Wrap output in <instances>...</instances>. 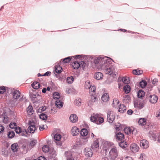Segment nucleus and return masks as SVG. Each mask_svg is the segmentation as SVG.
I'll return each mask as SVG.
<instances>
[{
	"label": "nucleus",
	"mask_w": 160,
	"mask_h": 160,
	"mask_svg": "<svg viewBox=\"0 0 160 160\" xmlns=\"http://www.w3.org/2000/svg\"><path fill=\"white\" fill-rule=\"evenodd\" d=\"M111 58L108 57L99 56L95 58L94 60V62L95 64H98L102 69L104 70L106 74H111L112 71L110 68L108 67L110 65Z\"/></svg>",
	"instance_id": "f257e3e1"
},
{
	"label": "nucleus",
	"mask_w": 160,
	"mask_h": 160,
	"mask_svg": "<svg viewBox=\"0 0 160 160\" xmlns=\"http://www.w3.org/2000/svg\"><path fill=\"white\" fill-rule=\"evenodd\" d=\"M109 158L111 160H122L121 158H118V152L116 147H113L110 151Z\"/></svg>",
	"instance_id": "f03ea898"
},
{
	"label": "nucleus",
	"mask_w": 160,
	"mask_h": 160,
	"mask_svg": "<svg viewBox=\"0 0 160 160\" xmlns=\"http://www.w3.org/2000/svg\"><path fill=\"white\" fill-rule=\"evenodd\" d=\"M90 121L98 124H100L104 122V119L98 113L93 114L90 118Z\"/></svg>",
	"instance_id": "7ed1b4c3"
},
{
	"label": "nucleus",
	"mask_w": 160,
	"mask_h": 160,
	"mask_svg": "<svg viewBox=\"0 0 160 160\" xmlns=\"http://www.w3.org/2000/svg\"><path fill=\"white\" fill-rule=\"evenodd\" d=\"M115 118V113L112 111H109L107 113V121L109 123H112Z\"/></svg>",
	"instance_id": "20e7f679"
},
{
	"label": "nucleus",
	"mask_w": 160,
	"mask_h": 160,
	"mask_svg": "<svg viewBox=\"0 0 160 160\" xmlns=\"http://www.w3.org/2000/svg\"><path fill=\"white\" fill-rule=\"evenodd\" d=\"M29 127L28 128V132L30 133H33L37 130V128L35 127L34 123L29 121L28 123Z\"/></svg>",
	"instance_id": "39448f33"
},
{
	"label": "nucleus",
	"mask_w": 160,
	"mask_h": 160,
	"mask_svg": "<svg viewBox=\"0 0 160 160\" xmlns=\"http://www.w3.org/2000/svg\"><path fill=\"white\" fill-rule=\"evenodd\" d=\"M99 144L98 140V139H95L94 140L93 143L92 144L91 147L94 150L97 151L99 149Z\"/></svg>",
	"instance_id": "423d86ee"
},
{
	"label": "nucleus",
	"mask_w": 160,
	"mask_h": 160,
	"mask_svg": "<svg viewBox=\"0 0 160 160\" xmlns=\"http://www.w3.org/2000/svg\"><path fill=\"white\" fill-rule=\"evenodd\" d=\"M84 153L86 157H91L93 155V152L92 149L89 148H85Z\"/></svg>",
	"instance_id": "0eeeda50"
},
{
	"label": "nucleus",
	"mask_w": 160,
	"mask_h": 160,
	"mask_svg": "<svg viewBox=\"0 0 160 160\" xmlns=\"http://www.w3.org/2000/svg\"><path fill=\"white\" fill-rule=\"evenodd\" d=\"M91 100L89 101L88 104L89 106L92 105L94 103L96 102L98 100V98L97 97V95L96 94L93 95H91Z\"/></svg>",
	"instance_id": "6e6552de"
},
{
	"label": "nucleus",
	"mask_w": 160,
	"mask_h": 160,
	"mask_svg": "<svg viewBox=\"0 0 160 160\" xmlns=\"http://www.w3.org/2000/svg\"><path fill=\"white\" fill-rule=\"evenodd\" d=\"M89 86L87 87L86 84L85 85V88L86 89H89V93L90 95H93L94 94H96L95 92L96 90V88L95 87L92 86L91 85L90 86L89 83H88Z\"/></svg>",
	"instance_id": "1a4fd4ad"
},
{
	"label": "nucleus",
	"mask_w": 160,
	"mask_h": 160,
	"mask_svg": "<svg viewBox=\"0 0 160 160\" xmlns=\"http://www.w3.org/2000/svg\"><path fill=\"white\" fill-rule=\"evenodd\" d=\"M149 101L152 103H156L158 100V97L155 95H150L149 97Z\"/></svg>",
	"instance_id": "9d476101"
},
{
	"label": "nucleus",
	"mask_w": 160,
	"mask_h": 160,
	"mask_svg": "<svg viewBox=\"0 0 160 160\" xmlns=\"http://www.w3.org/2000/svg\"><path fill=\"white\" fill-rule=\"evenodd\" d=\"M159 133L156 132H150L149 133V137L152 140L154 141L156 140L157 137H158Z\"/></svg>",
	"instance_id": "9b49d317"
},
{
	"label": "nucleus",
	"mask_w": 160,
	"mask_h": 160,
	"mask_svg": "<svg viewBox=\"0 0 160 160\" xmlns=\"http://www.w3.org/2000/svg\"><path fill=\"white\" fill-rule=\"evenodd\" d=\"M148 142L145 139H143L141 141L140 145L143 148L146 149L149 147Z\"/></svg>",
	"instance_id": "f8f14e48"
},
{
	"label": "nucleus",
	"mask_w": 160,
	"mask_h": 160,
	"mask_svg": "<svg viewBox=\"0 0 160 160\" xmlns=\"http://www.w3.org/2000/svg\"><path fill=\"white\" fill-rule=\"evenodd\" d=\"M131 151L133 152H136L138 151L139 147L135 143L132 144L130 147Z\"/></svg>",
	"instance_id": "ddd939ff"
},
{
	"label": "nucleus",
	"mask_w": 160,
	"mask_h": 160,
	"mask_svg": "<svg viewBox=\"0 0 160 160\" xmlns=\"http://www.w3.org/2000/svg\"><path fill=\"white\" fill-rule=\"evenodd\" d=\"M71 132L73 136H77L79 134V130L77 127H74L72 128Z\"/></svg>",
	"instance_id": "4468645a"
},
{
	"label": "nucleus",
	"mask_w": 160,
	"mask_h": 160,
	"mask_svg": "<svg viewBox=\"0 0 160 160\" xmlns=\"http://www.w3.org/2000/svg\"><path fill=\"white\" fill-rule=\"evenodd\" d=\"M69 119L71 122L75 123L78 121V118L75 114H72L70 116Z\"/></svg>",
	"instance_id": "2eb2a0df"
},
{
	"label": "nucleus",
	"mask_w": 160,
	"mask_h": 160,
	"mask_svg": "<svg viewBox=\"0 0 160 160\" xmlns=\"http://www.w3.org/2000/svg\"><path fill=\"white\" fill-rule=\"evenodd\" d=\"M21 93L18 90H15L12 91L13 98L16 99L19 98L20 96Z\"/></svg>",
	"instance_id": "dca6fc26"
},
{
	"label": "nucleus",
	"mask_w": 160,
	"mask_h": 160,
	"mask_svg": "<svg viewBox=\"0 0 160 160\" xmlns=\"http://www.w3.org/2000/svg\"><path fill=\"white\" fill-rule=\"evenodd\" d=\"M118 108V111L121 113H123L126 110V107L123 104L119 105Z\"/></svg>",
	"instance_id": "f3484780"
},
{
	"label": "nucleus",
	"mask_w": 160,
	"mask_h": 160,
	"mask_svg": "<svg viewBox=\"0 0 160 160\" xmlns=\"http://www.w3.org/2000/svg\"><path fill=\"white\" fill-rule=\"evenodd\" d=\"M124 135L123 133L118 132L116 134V138L117 140L122 141L124 138Z\"/></svg>",
	"instance_id": "a211bd4d"
},
{
	"label": "nucleus",
	"mask_w": 160,
	"mask_h": 160,
	"mask_svg": "<svg viewBox=\"0 0 160 160\" xmlns=\"http://www.w3.org/2000/svg\"><path fill=\"white\" fill-rule=\"evenodd\" d=\"M103 77L102 73L99 72L96 73L94 75V78L98 80L102 79Z\"/></svg>",
	"instance_id": "6ab92c4d"
},
{
	"label": "nucleus",
	"mask_w": 160,
	"mask_h": 160,
	"mask_svg": "<svg viewBox=\"0 0 160 160\" xmlns=\"http://www.w3.org/2000/svg\"><path fill=\"white\" fill-rule=\"evenodd\" d=\"M18 145L17 143L12 144L11 146V148L13 152H17L18 149Z\"/></svg>",
	"instance_id": "aec40b11"
},
{
	"label": "nucleus",
	"mask_w": 160,
	"mask_h": 160,
	"mask_svg": "<svg viewBox=\"0 0 160 160\" xmlns=\"http://www.w3.org/2000/svg\"><path fill=\"white\" fill-rule=\"evenodd\" d=\"M102 100L105 102L108 101L109 99V95L107 93H104L101 98Z\"/></svg>",
	"instance_id": "412c9836"
},
{
	"label": "nucleus",
	"mask_w": 160,
	"mask_h": 160,
	"mask_svg": "<svg viewBox=\"0 0 160 160\" xmlns=\"http://www.w3.org/2000/svg\"><path fill=\"white\" fill-rule=\"evenodd\" d=\"M55 104L59 108H61L63 106L62 102L60 100H57L55 102Z\"/></svg>",
	"instance_id": "4be33fe9"
},
{
	"label": "nucleus",
	"mask_w": 160,
	"mask_h": 160,
	"mask_svg": "<svg viewBox=\"0 0 160 160\" xmlns=\"http://www.w3.org/2000/svg\"><path fill=\"white\" fill-rule=\"evenodd\" d=\"M32 87L35 89H37L40 87V84L37 82H34L31 84Z\"/></svg>",
	"instance_id": "5701e85b"
},
{
	"label": "nucleus",
	"mask_w": 160,
	"mask_h": 160,
	"mask_svg": "<svg viewBox=\"0 0 160 160\" xmlns=\"http://www.w3.org/2000/svg\"><path fill=\"white\" fill-rule=\"evenodd\" d=\"M49 157L51 158H54L56 156V152L53 149H51L50 150Z\"/></svg>",
	"instance_id": "b1692460"
},
{
	"label": "nucleus",
	"mask_w": 160,
	"mask_h": 160,
	"mask_svg": "<svg viewBox=\"0 0 160 160\" xmlns=\"http://www.w3.org/2000/svg\"><path fill=\"white\" fill-rule=\"evenodd\" d=\"M72 65L74 69H78L80 67L79 62L77 61L73 62Z\"/></svg>",
	"instance_id": "393cba45"
},
{
	"label": "nucleus",
	"mask_w": 160,
	"mask_h": 160,
	"mask_svg": "<svg viewBox=\"0 0 160 160\" xmlns=\"http://www.w3.org/2000/svg\"><path fill=\"white\" fill-rule=\"evenodd\" d=\"M127 142L123 140L122 141L119 143V145L120 147L122 148H126L127 147Z\"/></svg>",
	"instance_id": "a878e982"
},
{
	"label": "nucleus",
	"mask_w": 160,
	"mask_h": 160,
	"mask_svg": "<svg viewBox=\"0 0 160 160\" xmlns=\"http://www.w3.org/2000/svg\"><path fill=\"white\" fill-rule=\"evenodd\" d=\"M146 120L145 119L142 118H140L138 121L139 124L142 126L145 125L146 124Z\"/></svg>",
	"instance_id": "bb28decb"
},
{
	"label": "nucleus",
	"mask_w": 160,
	"mask_h": 160,
	"mask_svg": "<svg viewBox=\"0 0 160 160\" xmlns=\"http://www.w3.org/2000/svg\"><path fill=\"white\" fill-rule=\"evenodd\" d=\"M119 105V101L118 99H114L112 104V107L116 108L117 107H118Z\"/></svg>",
	"instance_id": "cd10ccee"
},
{
	"label": "nucleus",
	"mask_w": 160,
	"mask_h": 160,
	"mask_svg": "<svg viewBox=\"0 0 160 160\" xmlns=\"http://www.w3.org/2000/svg\"><path fill=\"white\" fill-rule=\"evenodd\" d=\"M65 154L67 160H74V159L72 158V155L70 152H66Z\"/></svg>",
	"instance_id": "c85d7f7f"
},
{
	"label": "nucleus",
	"mask_w": 160,
	"mask_h": 160,
	"mask_svg": "<svg viewBox=\"0 0 160 160\" xmlns=\"http://www.w3.org/2000/svg\"><path fill=\"white\" fill-rule=\"evenodd\" d=\"M27 113L29 115H32L33 114V109L32 107L29 105L27 109Z\"/></svg>",
	"instance_id": "c756f323"
},
{
	"label": "nucleus",
	"mask_w": 160,
	"mask_h": 160,
	"mask_svg": "<svg viewBox=\"0 0 160 160\" xmlns=\"http://www.w3.org/2000/svg\"><path fill=\"white\" fill-rule=\"evenodd\" d=\"M132 72L134 74L139 75L143 73V71L141 70L134 69L132 71Z\"/></svg>",
	"instance_id": "7c9ffc66"
},
{
	"label": "nucleus",
	"mask_w": 160,
	"mask_h": 160,
	"mask_svg": "<svg viewBox=\"0 0 160 160\" xmlns=\"http://www.w3.org/2000/svg\"><path fill=\"white\" fill-rule=\"evenodd\" d=\"M88 131L87 129L85 128H83L82 129L80 132V134L81 135L83 136H86L88 134Z\"/></svg>",
	"instance_id": "2f4dec72"
},
{
	"label": "nucleus",
	"mask_w": 160,
	"mask_h": 160,
	"mask_svg": "<svg viewBox=\"0 0 160 160\" xmlns=\"http://www.w3.org/2000/svg\"><path fill=\"white\" fill-rule=\"evenodd\" d=\"M132 130V127L126 128L124 129V131L125 133H126L127 134H131V133Z\"/></svg>",
	"instance_id": "473e14b6"
},
{
	"label": "nucleus",
	"mask_w": 160,
	"mask_h": 160,
	"mask_svg": "<svg viewBox=\"0 0 160 160\" xmlns=\"http://www.w3.org/2000/svg\"><path fill=\"white\" fill-rule=\"evenodd\" d=\"M1 154L5 157H7L8 155V151L5 148H3L2 149Z\"/></svg>",
	"instance_id": "72a5a7b5"
},
{
	"label": "nucleus",
	"mask_w": 160,
	"mask_h": 160,
	"mask_svg": "<svg viewBox=\"0 0 160 160\" xmlns=\"http://www.w3.org/2000/svg\"><path fill=\"white\" fill-rule=\"evenodd\" d=\"M123 90L125 93H128L130 90V88L129 85H126L123 87Z\"/></svg>",
	"instance_id": "f704fd0d"
},
{
	"label": "nucleus",
	"mask_w": 160,
	"mask_h": 160,
	"mask_svg": "<svg viewBox=\"0 0 160 160\" xmlns=\"http://www.w3.org/2000/svg\"><path fill=\"white\" fill-rule=\"evenodd\" d=\"M62 70V68L59 65L56 66L55 67V71L56 73H60Z\"/></svg>",
	"instance_id": "c9c22d12"
},
{
	"label": "nucleus",
	"mask_w": 160,
	"mask_h": 160,
	"mask_svg": "<svg viewBox=\"0 0 160 160\" xmlns=\"http://www.w3.org/2000/svg\"><path fill=\"white\" fill-rule=\"evenodd\" d=\"M60 95L59 93L57 92H55L53 93V98L55 99L59 100L60 98Z\"/></svg>",
	"instance_id": "e433bc0d"
},
{
	"label": "nucleus",
	"mask_w": 160,
	"mask_h": 160,
	"mask_svg": "<svg viewBox=\"0 0 160 160\" xmlns=\"http://www.w3.org/2000/svg\"><path fill=\"white\" fill-rule=\"evenodd\" d=\"M144 92L141 90H139L138 93V97L139 98H142L144 95Z\"/></svg>",
	"instance_id": "4c0bfd02"
},
{
	"label": "nucleus",
	"mask_w": 160,
	"mask_h": 160,
	"mask_svg": "<svg viewBox=\"0 0 160 160\" xmlns=\"http://www.w3.org/2000/svg\"><path fill=\"white\" fill-rule=\"evenodd\" d=\"M39 118L40 119L43 120H46L48 118V116L46 114L42 113L39 115Z\"/></svg>",
	"instance_id": "58836bf2"
},
{
	"label": "nucleus",
	"mask_w": 160,
	"mask_h": 160,
	"mask_svg": "<svg viewBox=\"0 0 160 160\" xmlns=\"http://www.w3.org/2000/svg\"><path fill=\"white\" fill-rule=\"evenodd\" d=\"M15 136V132L14 131H9L8 133V138H12Z\"/></svg>",
	"instance_id": "ea45409f"
},
{
	"label": "nucleus",
	"mask_w": 160,
	"mask_h": 160,
	"mask_svg": "<svg viewBox=\"0 0 160 160\" xmlns=\"http://www.w3.org/2000/svg\"><path fill=\"white\" fill-rule=\"evenodd\" d=\"M61 138V136L60 134L56 133L54 136V139L57 141H59Z\"/></svg>",
	"instance_id": "a19ab883"
},
{
	"label": "nucleus",
	"mask_w": 160,
	"mask_h": 160,
	"mask_svg": "<svg viewBox=\"0 0 160 160\" xmlns=\"http://www.w3.org/2000/svg\"><path fill=\"white\" fill-rule=\"evenodd\" d=\"M42 150L43 152H48L49 151H50V150L49 149L48 146L47 145H45L42 147Z\"/></svg>",
	"instance_id": "79ce46f5"
},
{
	"label": "nucleus",
	"mask_w": 160,
	"mask_h": 160,
	"mask_svg": "<svg viewBox=\"0 0 160 160\" xmlns=\"http://www.w3.org/2000/svg\"><path fill=\"white\" fill-rule=\"evenodd\" d=\"M74 80V78L72 76L68 77L67 79V82L68 83H72Z\"/></svg>",
	"instance_id": "37998d69"
},
{
	"label": "nucleus",
	"mask_w": 160,
	"mask_h": 160,
	"mask_svg": "<svg viewBox=\"0 0 160 160\" xmlns=\"http://www.w3.org/2000/svg\"><path fill=\"white\" fill-rule=\"evenodd\" d=\"M21 128L19 127H16L15 128V131L17 133L20 134L21 132Z\"/></svg>",
	"instance_id": "c03bdc74"
},
{
	"label": "nucleus",
	"mask_w": 160,
	"mask_h": 160,
	"mask_svg": "<svg viewBox=\"0 0 160 160\" xmlns=\"http://www.w3.org/2000/svg\"><path fill=\"white\" fill-rule=\"evenodd\" d=\"M147 85V83L145 81H142L139 83V85L141 88L144 87Z\"/></svg>",
	"instance_id": "a18cd8bd"
},
{
	"label": "nucleus",
	"mask_w": 160,
	"mask_h": 160,
	"mask_svg": "<svg viewBox=\"0 0 160 160\" xmlns=\"http://www.w3.org/2000/svg\"><path fill=\"white\" fill-rule=\"evenodd\" d=\"M46 107L45 106H42L40 107L38 109V112H41L46 110Z\"/></svg>",
	"instance_id": "49530a36"
},
{
	"label": "nucleus",
	"mask_w": 160,
	"mask_h": 160,
	"mask_svg": "<svg viewBox=\"0 0 160 160\" xmlns=\"http://www.w3.org/2000/svg\"><path fill=\"white\" fill-rule=\"evenodd\" d=\"M9 127L11 128H15L17 127L16 123L15 122H11L9 125Z\"/></svg>",
	"instance_id": "de8ad7c7"
},
{
	"label": "nucleus",
	"mask_w": 160,
	"mask_h": 160,
	"mask_svg": "<svg viewBox=\"0 0 160 160\" xmlns=\"http://www.w3.org/2000/svg\"><path fill=\"white\" fill-rule=\"evenodd\" d=\"M2 120L3 123H7L8 122V118L7 116H4L2 118Z\"/></svg>",
	"instance_id": "09e8293b"
},
{
	"label": "nucleus",
	"mask_w": 160,
	"mask_h": 160,
	"mask_svg": "<svg viewBox=\"0 0 160 160\" xmlns=\"http://www.w3.org/2000/svg\"><path fill=\"white\" fill-rule=\"evenodd\" d=\"M122 81L125 84H128L129 82L128 79L127 77H123L122 78Z\"/></svg>",
	"instance_id": "8fccbe9b"
},
{
	"label": "nucleus",
	"mask_w": 160,
	"mask_h": 160,
	"mask_svg": "<svg viewBox=\"0 0 160 160\" xmlns=\"http://www.w3.org/2000/svg\"><path fill=\"white\" fill-rule=\"evenodd\" d=\"M71 60L70 57H68L63 59L62 62L65 63L69 62Z\"/></svg>",
	"instance_id": "3c124183"
},
{
	"label": "nucleus",
	"mask_w": 160,
	"mask_h": 160,
	"mask_svg": "<svg viewBox=\"0 0 160 160\" xmlns=\"http://www.w3.org/2000/svg\"><path fill=\"white\" fill-rule=\"evenodd\" d=\"M57 109L55 108H53L51 109L49 112L52 114H54L57 112Z\"/></svg>",
	"instance_id": "603ef678"
},
{
	"label": "nucleus",
	"mask_w": 160,
	"mask_h": 160,
	"mask_svg": "<svg viewBox=\"0 0 160 160\" xmlns=\"http://www.w3.org/2000/svg\"><path fill=\"white\" fill-rule=\"evenodd\" d=\"M6 91L5 87L4 86L0 87V93H3Z\"/></svg>",
	"instance_id": "864d4df0"
},
{
	"label": "nucleus",
	"mask_w": 160,
	"mask_h": 160,
	"mask_svg": "<svg viewBox=\"0 0 160 160\" xmlns=\"http://www.w3.org/2000/svg\"><path fill=\"white\" fill-rule=\"evenodd\" d=\"M75 104L76 105L79 106L81 105V100L76 99L75 101Z\"/></svg>",
	"instance_id": "5fc2aeb1"
},
{
	"label": "nucleus",
	"mask_w": 160,
	"mask_h": 160,
	"mask_svg": "<svg viewBox=\"0 0 160 160\" xmlns=\"http://www.w3.org/2000/svg\"><path fill=\"white\" fill-rule=\"evenodd\" d=\"M79 63L80 64V67H82L83 69L85 66L84 62L83 61H81L79 62Z\"/></svg>",
	"instance_id": "6e6d98bb"
},
{
	"label": "nucleus",
	"mask_w": 160,
	"mask_h": 160,
	"mask_svg": "<svg viewBox=\"0 0 160 160\" xmlns=\"http://www.w3.org/2000/svg\"><path fill=\"white\" fill-rule=\"evenodd\" d=\"M146 158V156L144 154L142 153L141 154L140 159L142 160H145Z\"/></svg>",
	"instance_id": "4d7b16f0"
},
{
	"label": "nucleus",
	"mask_w": 160,
	"mask_h": 160,
	"mask_svg": "<svg viewBox=\"0 0 160 160\" xmlns=\"http://www.w3.org/2000/svg\"><path fill=\"white\" fill-rule=\"evenodd\" d=\"M27 132L25 130V131H22V129H21V134L20 135L22 136H26V134H27Z\"/></svg>",
	"instance_id": "13d9d810"
},
{
	"label": "nucleus",
	"mask_w": 160,
	"mask_h": 160,
	"mask_svg": "<svg viewBox=\"0 0 160 160\" xmlns=\"http://www.w3.org/2000/svg\"><path fill=\"white\" fill-rule=\"evenodd\" d=\"M131 133L133 134L136 135L137 133V130L136 129L132 127V131Z\"/></svg>",
	"instance_id": "bf43d9fd"
},
{
	"label": "nucleus",
	"mask_w": 160,
	"mask_h": 160,
	"mask_svg": "<svg viewBox=\"0 0 160 160\" xmlns=\"http://www.w3.org/2000/svg\"><path fill=\"white\" fill-rule=\"evenodd\" d=\"M37 141L34 140L31 141L30 142V145L31 146H34L36 143Z\"/></svg>",
	"instance_id": "052dcab7"
},
{
	"label": "nucleus",
	"mask_w": 160,
	"mask_h": 160,
	"mask_svg": "<svg viewBox=\"0 0 160 160\" xmlns=\"http://www.w3.org/2000/svg\"><path fill=\"white\" fill-rule=\"evenodd\" d=\"M144 107L143 104L142 103H140L138 106V107L139 109L142 108Z\"/></svg>",
	"instance_id": "680f3d73"
},
{
	"label": "nucleus",
	"mask_w": 160,
	"mask_h": 160,
	"mask_svg": "<svg viewBox=\"0 0 160 160\" xmlns=\"http://www.w3.org/2000/svg\"><path fill=\"white\" fill-rule=\"evenodd\" d=\"M4 130V127L2 126V125H0V133H1L3 132Z\"/></svg>",
	"instance_id": "e2e57ef3"
},
{
	"label": "nucleus",
	"mask_w": 160,
	"mask_h": 160,
	"mask_svg": "<svg viewBox=\"0 0 160 160\" xmlns=\"http://www.w3.org/2000/svg\"><path fill=\"white\" fill-rule=\"evenodd\" d=\"M158 80L157 78L154 79L152 81V83L153 84H155L158 82Z\"/></svg>",
	"instance_id": "0e129e2a"
},
{
	"label": "nucleus",
	"mask_w": 160,
	"mask_h": 160,
	"mask_svg": "<svg viewBox=\"0 0 160 160\" xmlns=\"http://www.w3.org/2000/svg\"><path fill=\"white\" fill-rule=\"evenodd\" d=\"M133 112V111L131 109L128 110L127 112V113L129 115H131Z\"/></svg>",
	"instance_id": "69168bd1"
},
{
	"label": "nucleus",
	"mask_w": 160,
	"mask_h": 160,
	"mask_svg": "<svg viewBox=\"0 0 160 160\" xmlns=\"http://www.w3.org/2000/svg\"><path fill=\"white\" fill-rule=\"evenodd\" d=\"M38 160H46V159L44 157L41 156L38 158Z\"/></svg>",
	"instance_id": "338daca9"
},
{
	"label": "nucleus",
	"mask_w": 160,
	"mask_h": 160,
	"mask_svg": "<svg viewBox=\"0 0 160 160\" xmlns=\"http://www.w3.org/2000/svg\"><path fill=\"white\" fill-rule=\"evenodd\" d=\"M38 96V95H36L34 94H32L31 95V98H36L37 96Z\"/></svg>",
	"instance_id": "774afa93"
}]
</instances>
